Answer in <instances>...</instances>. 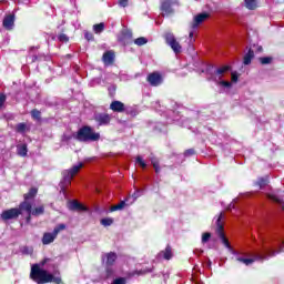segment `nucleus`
I'll use <instances>...</instances> for the list:
<instances>
[{
    "label": "nucleus",
    "instance_id": "obj_1",
    "mask_svg": "<svg viewBox=\"0 0 284 284\" xmlns=\"http://www.w3.org/2000/svg\"><path fill=\"white\" fill-rule=\"evenodd\" d=\"M275 242L264 241L262 242V246L258 251L254 253H243L242 255H237L236 261L243 263L244 265H252L255 261H263V258H267V256H274L276 254V250H274Z\"/></svg>",
    "mask_w": 284,
    "mask_h": 284
},
{
    "label": "nucleus",
    "instance_id": "obj_2",
    "mask_svg": "<svg viewBox=\"0 0 284 284\" xmlns=\"http://www.w3.org/2000/svg\"><path fill=\"white\" fill-rule=\"evenodd\" d=\"M39 194L38 187H31L28 193L23 195L24 201L20 203V210L27 212V223H30L32 216H41L44 214L45 206L43 204H39L32 209V203L30 201L34 200V197Z\"/></svg>",
    "mask_w": 284,
    "mask_h": 284
},
{
    "label": "nucleus",
    "instance_id": "obj_3",
    "mask_svg": "<svg viewBox=\"0 0 284 284\" xmlns=\"http://www.w3.org/2000/svg\"><path fill=\"white\" fill-rule=\"evenodd\" d=\"M30 278L33 280L37 284L62 283L61 277L52 275V273L41 268L39 264H33L31 266Z\"/></svg>",
    "mask_w": 284,
    "mask_h": 284
},
{
    "label": "nucleus",
    "instance_id": "obj_4",
    "mask_svg": "<svg viewBox=\"0 0 284 284\" xmlns=\"http://www.w3.org/2000/svg\"><path fill=\"white\" fill-rule=\"evenodd\" d=\"M75 139H78V141H99L101 134L94 132V129L91 126H82L78 131Z\"/></svg>",
    "mask_w": 284,
    "mask_h": 284
},
{
    "label": "nucleus",
    "instance_id": "obj_5",
    "mask_svg": "<svg viewBox=\"0 0 284 284\" xmlns=\"http://www.w3.org/2000/svg\"><path fill=\"white\" fill-rule=\"evenodd\" d=\"M82 168H83V163H80L78 165H74L70 170L63 171L62 185H64L65 187H68V185H71L72 184V179H74L78 175V173L81 172Z\"/></svg>",
    "mask_w": 284,
    "mask_h": 284
},
{
    "label": "nucleus",
    "instance_id": "obj_6",
    "mask_svg": "<svg viewBox=\"0 0 284 284\" xmlns=\"http://www.w3.org/2000/svg\"><path fill=\"white\" fill-rule=\"evenodd\" d=\"M174 6H179V0H161L160 10L162 17H170V14H174Z\"/></svg>",
    "mask_w": 284,
    "mask_h": 284
},
{
    "label": "nucleus",
    "instance_id": "obj_7",
    "mask_svg": "<svg viewBox=\"0 0 284 284\" xmlns=\"http://www.w3.org/2000/svg\"><path fill=\"white\" fill-rule=\"evenodd\" d=\"M22 212H26L23 209H21V204L19 205V209H10L6 210L1 214L2 221H10L12 219H19L21 216Z\"/></svg>",
    "mask_w": 284,
    "mask_h": 284
},
{
    "label": "nucleus",
    "instance_id": "obj_8",
    "mask_svg": "<svg viewBox=\"0 0 284 284\" xmlns=\"http://www.w3.org/2000/svg\"><path fill=\"white\" fill-rule=\"evenodd\" d=\"M165 41L168 45H170V48L173 50V52H175V54H181L182 47H181V43L176 41V38L174 37V34L166 33Z\"/></svg>",
    "mask_w": 284,
    "mask_h": 284
},
{
    "label": "nucleus",
    "instance_id": "obj_9",
    "mask_svg": "<svg viewBox=\"0 0 284 284\" xmlns=\"http://www.w3.org/2000/svg\"><path fill=\"white\" fill-rule=\"evenodd\" d=\"M146 81L148 83H150V85H152L153 88H156L161 85V83H163V75L161 74V72L155 71V72L149 73V75L146 77Z\"/></svg>",
    "mask_w": 284,
    "mask_h": 284
},
{
    "label": "nucleus",
    "instance_id": "obj_10",
    "mask_svg": "<svg viewBox=\"0 0 284 284\" xmlns=\"http://www.w3.org/2000/svg\"><path fill=\"white\" fill-rule=\"evenodd\" d=\"M223 224H221V217L217 219V229L216 234L221 239L223 245L227 247V250H232V245H230V240L225 237V233L223 232Z\"/></svg>",
    "mask_w": 284,
    "mask_h": 284
},
{
    "label": "nucleus",
    "instance_id": "obj_11",
    "mask_svg": "<svg viewBox=\"0 0 284 284\" xmlns=\"http://www.w3.org/2000/svg\"><path fill=\"white\" fill-rule=\"evenodd\" d=\"M95 121L99 123V125H110V122L112 121V115L108 113H99L95 115Z\"/></svg>",
    "mask_w": 284,
    "mask_h": 284
},
{
    "label": "nucleus",
    "instance_id": "obj_12",
    "mask_svg": "<svg viewBox=\"0 0 284 284\" xmlns=\"http://www.w3.org/2000/svg\"><path fill=\"white\" fill-rule=\"evenodd\" d=\"M115 53L114 51L110 50V51H105L102 55V61L104 63V65H112V63H114V59H115Z\"/></svg>",
    "mask_w": 284,
    "mask_h": 284
},
{
    "label": "nucleus",
    "instance_id": "obj_13",
    "mask_svg": "<svg viewBox=\"0 0 284 284\" xmlns=\"http://www.w3.org/2000/svg\"><path fill=\"white\" fill-rule=\"evenodd\" d=\"M110 110H112V112H125V104L119 100H114L111 102L110 104Z\"/></svg>",
    "mask_w": 284,
    "mask_h": 284
},
{
    "label": "nucleus",
    "instance_id": "obj_14",
    "mask_svg": "<svg viewBox=\"0 0 284 284\" xmlns=\"http://www.w3.org/2000/svg\"><path fill=\"white\" fill-rule=\"evenodd\" d=\"M69 210H75L77 212H85L88 207L77 200L69 202Z\"/></svg>",
    "mask_w": 284,
    "mask_h": 284
},
{
    "label": "nucleus",
    "instance_id": "obj_15",
    "mask_svg": "<svg viewBox=\"0 0 284 284\" xmlns=\"http://www.w3.org/2000/svg\"><path fill=\"white\" fill-rule=\"evenodd\" d=\"M2 26L6 30H12L14 27V17L12 14L6 16Z\"/></svg>",
    "mask_w": 284,
    "mask_h": 284
},
{
    "label": "nucleus",
    "instance_id": "obj_16",
    "mask_svg": "<svg viewBox=\"0 0 284 284\" xmlns=\"http://www.w3.org/2000/svg\"><path fill=\"white\" fill-rule=\"evenodd\" d=\"M206 19H210L209 13H199L194 17L193 27L196 28V26H201Z\"/></svg>",
    "mask_w": 284,
    "mask_h": 284
},
{
    "label": "nucleus",
    "instance_id": "obj_17",
    "mask_svg": "<svg viewBox=\"0 0 284 284\" xmlns=\"http://www.w3.org/2000/svg\"><path fill=\"white\" fill-rule=\"evenodd\" d=\"M160 258H165V261H170L174 254L172 253V246L168 245L164 251L159 253Z\"/></svg>",
    "mask_w": 284,
    "mask_h": 284
},
{
    "label": "nucleus",
    "instance_id": "obj_18",
    "mask_svg": "<svg viewBox=\"0 0 284 284\" xmlns=\"http://www.w3.org/2000/svg\"><path fill=\"white\" fill-rule=\"evenodd\" d=\"M54 239H57V235L53 233H44L42 237V244L43 245H50V243H54Z\"/></svg>",
    "mask_w": 284,
    "mask_h": 284
},
{
    "label": "nucleus",
    "instance_id": "obj_19",
    "mask_svg": "<svg viewBox=\"0 0 284 284\" xmlns=\"http://www.w3.org/2000/svg\"><path fill=\"white\" fill-rule=\"evenodd\" d=\"M16 132L19 134H26V132H30V124L27 123H18L14 126Z\"/></svg>",
    "mask_w": 284,
    "mask_h": 284
},
{
    "label": "nucleus",
    "instance_id": "obj_20",
    "mask_svg": "<svg viewBox=\"0 0 284 284\" xmlns=\"http://www.w3.org/2000/svg\"><path fill=\"white\" fill-rule=\"evenodd\" d=\"M247 10H256L258 8V0H244Z\"/></svg>",
    "mask_w": 284,
    "mask_h": 284
},
{
    "label": "nucleus",
    "instance_id": "obj_21",
    "mask_svg": "<svg viewBox=\"0 0 284 284\" xmlns=\"http://www.w3.org/2000/svg\"><path fill=\"white\" fill-rule=\"evenodd\" d=\"M252 59H254V51L248 50V52L244 55L243 59L244 65H250V63H252Z\"/></svg>",
    "mask_w": 284,
    "mask_h": 284
},
{
    "label": "nucleus",
    "instance_id": "obj_22",
    "mask_svg": "<svg viewBox=\"0 0 284 284\" xmlns=\"http://www.w3.org/2000/svg\"><path fill=\"white\" fill-rule=\"evenodd\" d=\"M106 265H114L116 262V253L110 252L106 255Z\"/></svg>",
    "mask_w": 284,
    "mask_h": 284
},
{
    "label": "nucleus",
    "instance_id": "obj_23",
    "mask_svg": "<svg viewBox=\"0 0 284 284\" xmlns=\"http://www.w3.org/2000/svg\"><path fill=\"white\" fill-rule=\"evenodd\" d=\"M17 148L19 156H28V144H20Z\"/></svg>",
    "mask_w": 284,
    "mask_h": 284
},
{
    "label": "nucleus",
    "instance_id": "obj_24",
    "mask_svg": "<svg viewBox=\"0 0 284 284\" xmlns=\"http://www.w3.org/2000/svg\"><path fill=\"white\" fill-rule=\"evenodd\" d=\"M103 30H105V23L104 22H100L98 24H93V32L95 34H101V32H103Z\"/></svg>",
    "mask_w": 284,
    "mask_h": 284
},
{
    "label": "nucleus",
    "instance_id": "obj_25",
    "mask_svg": "<svg viewBox=\"0 0 284 284\" xmlns=\"http://www.w3.org/2000/svg\"><path fill=\"white\" fill-rule=\"evenodd\" d=\"M123 207H125V201H121L120 203L112 205L110 207V212H116L119 210H123Z\"/></svg>",
    "mask_w": 284,
    "mask_h": 284
},
{
    "label": "nucleus",
    "instance_id": "obj_26",
    "mask_svg": "<svg viewBox=\"0 0 284 284\" xmlns=\"http://www.w3.org/2000/svg\"><path fill=\"white\" fill-rule=\"evenodd\" d=\"M135 162L138 165H140V168H142V170H145L148 168V164L145 163V160H143V158L141 155H138L135 158Z\"/></svg>",
    "mask_w": 284,
    "mask_h": 284
},
{
    "label": "nucleus",
    "instance_id": "obj_27",
    "mask_svg": "<svg viewBox=\"0 0 284 284\" xmlns=\"http://www.w3.org/2000/svg\"><path fill=\"white\" fill-rule=\"evenodd\" d=\"M230 70H232V67L230 65H222L217 69L216 73L220 74V75H223L227 72H230Z\"/></svg>",
    "mask_w": 284,
    "mask_h": 284
},
{
    "label": "nucleus",
    "instance_id": "obj_28",
    "mask_svg": "<svg viewBox=\"0 0 284 284\" xmlns=\"http://www.w3.org/2000/svg\"><path fill=\"white\" fill-rule=\"evenodd\" d=\"M272 61H274V59L272 57L260 58V63H262V65H270V63H272Z\"/></svg>",
    "mask_w": 284,
    "mask_h": 284
},
{
    "label": "nucleus",
    "instance_id": "obj_29",
    "mask_svg": "<svg viewBox=\"0 0 284 284\" xmlns=\"http://www.w3.org/2000/svg\"><path fill=\"white\" fill-rule=\"evenodd\" d=\"M31 116L34 119V121H41V111L33 109L31 111Z\"/></svg>",
    "mask_w": 284,
    "mask_h": 284
},
{
    "label": "nucleus",
    "instance_id": "obj_30",
    "mask_svg": "<svg viewBox=\"0 0 284 284\" xmlns=\"http://www.w3.org/2000/svg\"><path fill=\"white\" fill-rule=\"evenodd\" d=\"M114 223V220L112 217H105L101 220V225H104V227H108Z\"/></svg>",
    "mask_w": 284,
    "mask_h": 284
},
{
    "label": "nucleus",
    "instance_id": "obj_31",
    "mask_svg": "<svg viewBox=\"0 0 284 284\" xmlns=\"http://www.w3.org/2000/svg\"><path fill=\"white\" fill-rule=\"evenodd\" d=\"M63 230H65V224H58L54 227L53 233L55 236H59V232H63Z\"/></svg>",
    "mask_w": 284,
    "mask_h": 284
},
{
    "label": "nucleus",
    "instance_id": "obj_32",
    "mask_svg": "<svg viewBox=\"0 0 284 284\" xmlns=\"http://www.w3.org/2000/svg\"><path fill=\"white\" fill-rule=\"evenodd\" d=\"M134 43H135V45H145V43H148V40L145 38L141 37V38L135 39Z\"/></svg>",
    "mask_w": 284,
    "mask_h": 284
},
{
    "label": "nucleus",
    "instance_id": "obj_33",
    "mask_svg": "<svg viewBox=\"0 0 284 284\" xmlns=\"http://www.w3.org/2000/svg\"><path fill=\"white\" fill-rule=\"evenodd\" d=\"M154 171L159 174L161 168L159 166V160H151Z\"/></svg>",
    "mask_w": 284,
    "mask_h": 284
},
{
    "label": "nucleus",
    "instance_id": "obj_34",
    "mask_svg": "<svg viewBox=\"0 0 284 284\" xmlns=\"http://www.w3.org/2000/svg\"><path fill=\"white\" fill-rule=\"evenodd\" d=\"M59 41H61L62 43H68L70 41V38H68L65 36V33H61L59 37H58Z\"/></svg>",
    "mask_w": 284,
    "mask_h": 284
},
{
    "label": "nucleus",
    "instance_id": "obj_35",
    "mask_svg": "<svg viewBox=\"0 0 284 284\" xmlns=\"http://www.w3.org/2000/svg\"><path fill=\"white\" fill-rule=\"evenodd\" d=\"M210 239H212V234H210L207 232L202 234V243H207V241H210Z\"/></svg>",
    "mask_w": 284,
    "mask_h": 284
},
{
    "label": "nucleus",
    "instance_id": "obj_36",
    "mask_svg": "<svg viewBox=\"0 0 284 284\" xmlns=\"http://www.w3.org/2000/svg\"><path fill=\"white\" fill-rule=\"evenodd\" d=\"M84 38L87 39V41H94V34H92V32L87 31L84 33Z\"/></svg>",
    "mask_w": 284,
    "mask_h": 284
},
{
    "label": "nucleus",
    "instance_id": "obj_37",
    "mask_svg": "<svg viewBox=\"0 0 284 284\" xmlns=\"http://www.w3.org/2000/svg\"><path fill=\"white\" fill-rule=\"evenodd\" d=\"M112 284H125V277L115 278Z\"/></svg>",
    "mask_w": 284,
    "mask_h": 284
},
{
    "label": "nucleus",
    "instance_id": "obj_38",
    "mask_svg": "<svg viewBox=\"0 0 284 284\" xmlns=\"http://www.w3.org/2000/svg\"><path fill=\"white\" fill-rule=\"evenodd\" d=\"M231 81L233 83H236V81H239V74H236V72L231 73Z\"/></svg>",
    "mask_w": 284,
    "mask_h": 284
},
{
    "label": "nucleus",
    "instance_id": "obj_39",
    "mask_svg": "<svg viewBox=\"0 0 284 284\" xmlns=\"http://www.w3.org/2000/svg\"><path fill=\"white\" fill-rule=\"evenodd\" d=\"M3 103H6V94L0 93V108H3Z\"/></svg>",
    "mask_w": 284,
    "mask_h": 284
},
{
    "label": "nucleus",
    "instance_id": "obj_40",
    "mask_svg": "<svg viewBox=\"0 0 284 284\" xmlns=\"http://www.w3.org/2000/svg\"><path fill=\"white\" fill-rule=\"evenodd\" d=\"M220 85H223L224 88H231L232 83L230 81H221Z\"/></svg>",
    "mask_w": 284,
    "mask_h": 284
},
{
    "label": "nucleus",
    "instance_id": "obj_41",
    "mask_svg": "<svg viewBox=\"0 0 284 284\" xmlns=\"http://www.w3.org/2000/svg\"><path fill=\"white\" fill-rule=\"evenodd\" d=\"M185 156H192L194 154V150L193 149H189L185 151Z\"/></svg>",
    "mask_w": 284,
    "mask_h": 284
},
{
    "label": "nucleus",
    "instance_id": "obj_42",
    "mask_svg": "<svg viewBox=\"0 0 284 284\" xmlns=\"http://www.w3.org/2000/svg\"><path fill=\"white\" fill-rule=\"evenodd\" d=\"M119 3L122 8H125V6H128V0H119Z\"/></svg>",
    "mask_w": 284,
    "mask_h": 284
},
{
    "label": "nucleus",
    "instance_id": "obj_43",
    "mask_svg": "<svg viewBox=\"0 0 284 284\" xmlns=\"http://www.w3.org/2000/svg\"><path fill=\"white\" fill-rule=\"evenodd\" d=\"M50 261V258H44L41 263H40V265H42V267H43V265H45V263H48Z\"/></svg>",
    "mask_w": 284,
    "mask_h": 284
},
{
    "label": "nucleus",
    "instance_id": "obj_44",
    "mask_svg": "<svg viewBox=\"0 0 284 284\" xmlns=\"http://www.w3.org/2000/svg\"><path fill=\"white\" fill-rule=\"evenodd\" d=\"M278 244H280V250H278L277 252H281V247H283L284 242H283V241H281V242H278Z\"/></svg>",
    "mask_w": 284,
    "mask_h": 284
},
{
    "label": "nucleus",
    "instance_id": "obj_45",
    "mask_svg": "<svg viewBox=\"0 0 284 284\" xmlns=\"http://www.w3.org/2000/svg\"><path fill=\"white\" fill-rule=\"evenodd\" d=\"M125 37H129V39H132V33H125Z\"/></svg>",
    "mask_w": 284,
    "mask_h": 284
},
{
    "label": "nucleus",
    "instance_id": "obj_46",
    "mask_svg": "<svg viewBox=\"0 0 284 284\" xmlns=\"http://www.w3.org/2000/svg\"><path fill=\"white\" fill-rule=\"evenodd\" d=\"M0 3H6V0H0Z\"/></svg>",
    "mask_w": 284,
    "mask_h": 284
},
{
    "label": "nucleus",
    "instance_id": "obj_47",
    "mask_svg": "<svg viewBox=\"0 0 284 284\" xmlns=\"http://www.w3.org/2000/svg\"><path fill=\"white\" fill-rule=\"evenodd\" d=\"M190 37H194V33H193V32H191V33H190Z\"/></svg>",
    "mask_w": 284,
    "mask_h": 284
}]
</instances>
